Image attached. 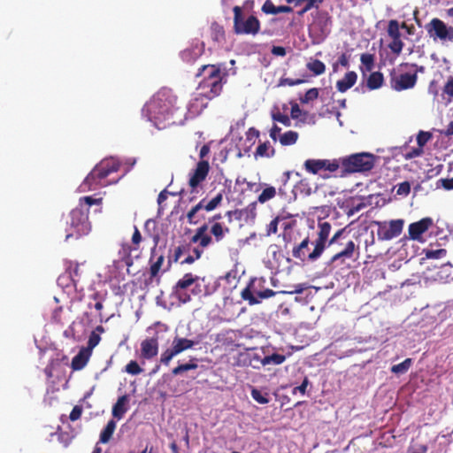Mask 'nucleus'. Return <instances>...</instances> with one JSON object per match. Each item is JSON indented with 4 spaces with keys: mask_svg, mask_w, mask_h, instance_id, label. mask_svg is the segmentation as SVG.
Here are the masks:
<instances>
[{
    "mask_svg": "<svg viewBox=\"0 0 453 453\" xmlns=\"http://www.w3.org/2000/svg\"><path fill=\"white\" fill-rule=\"evenodd\" d=\"M321 2H322V0H308L307 2H305L303 4L304 6L300 11L297 12V14L299 16H303L304 13H306L312 8H314V7L318 8L319 5L317 4L321 3Z\"/></svg>",
    "mask_w": 453,
    "mask_h": 453,
    "instance_id": "5fc2aeb1",
    "label": "nucleus"
},
{
    "mask_svg": "<svg viewBox=\"0 0 453 453\" xmlns=\"http://www.w3.org/2000/svg\"><path fill=\"white\" fill-rule=\"evenodd\" d=\"M165 262V256L160 254L157 256L155 250L153 249L151 251V257L150 258V279L152 280L154 278L157 277L161 267Z\"/></svg>",
    "mask_w": 453,
    "mask_h": 453,
    "instance_id": "5701e85b",
    "label": "nucleus"
},
{
    "mask_svg": "<svg viewBox=\"0 0 453 453\" xmlns=\"http://www.w3.org/2000/svg\"><path fill=\"white\" fill-rule=\"evenodd\" d=\"M204 46L203 43L199 44L196 42L189 48L185 49L180 52L181 59L188 64H192L196 61L203 53Z\"/></svg>",
    "mask_w": 453,
    "mask_h": 453,
    "instance_id": "aec40b11",
    "label": "nucleus"
},
{
    "mask_svg": "<svg viewBox=\"0 0 453 453\" xmlns=\"http://www.w3.org/2000/svg\"><path fill=\"white\" fill-rule=\"evenodd\" d=\"M285 360H286V356L281 355V354H278V353H273L272 355L265 356V357H263V362L265 364V366L267 365H271V364H273V365H280Z\"/></svg>",
    "mask_w": 453,
    "mask_h": 453,
    "instance_id": "a19ab883",
    "label": "nucleus"
},
{
    "mask_svg": "<svg viewBox=\"0 0 453 453\" xmlns=\"http://www.w3.org/2000/svg\"><path fill=\"white\" fill-rule=\"evenodd\" d=\"M304 82V80L302 79H290V78H281L279 81V86H296L300 85Z\"/></svg>",
    "mask_w": 453,
    "mask_h": 453,
    "instance_id": "13d9d810",
    "label": "nucleus"
},
{
    "mask_svg": "<svg viewBox=\"0 0 453 453\" xmlns=\"http://www.w3.org/2000/svg\"><path fill=\"white\" fill-rule=\"evenodd\" d=\"M389 49L392 52L395 54H400L403 48V42L401 38L392 39V42L388 45Z\"/></svg>",
    "mask_w": 453,
    "mask_h": 453,
    "instance_id": "4d7b16f0",
    "label": "nucleus"
},
{
    "mask_svg": "<svg viewBox=\"0 0 453 453\" xmlns=\"http://www.w3.org/2000/svg\"><path fill=\"white\" fill-rule=\"evenodd\" d=\"M66 272L69 273V277L74 286H76L77 281L80 278V267L79 264L69 262L68 267L66 268Z\"/></svg>",
    "mask_w": 453,
    "mask_h": 453,
    "instance_id": "ea45409f",
    "label": "nucleus"
},
{
    "mask_svg": "<svg viewBox=\"0 0 453 453\" xmlns=\"http://www.w3.org/2000/svg\"><path fill=\"white\" fill-rule=\"evenodd\" d=\"M210 165L208 161L201 160L197 163L191 177L188 180V185L191 188V193L196 192L199 184L203 181L208 175Z\"/></svg>",
    "mask_w": 453,
    "mask_h": 453,
    "instance_id": "f3484780",
    "label": "nucleus"
},
{
    "mask_svg": "<svg viewBox=\"0 0 453 453\" xmlns=\"http://www.w3.org/2000/svg\"><path fill=\"white\" fill-rule=\"evenodd\" d=\"M425 28L434 41L453 42V27H448L442 20L434 18L425 26Z\"/></svg>",
    "mask_w": 453,
    "mask_h": 453,
    "instance_id": "9d476101",
    "label": "nucleus"
},
{
    "mask_svg": "<svg viewBox=\"0 0 453 453\" xmlns=\"http://www.w3.org/2000/svg\"><path fill=\"white\" fill-rule=\"evenodd\" d=\"M101 341V336L99 334H97L96 331H92L89 334L88 341L87 343V347H84L85 349H88L90 352H92L93 349L96 348Z\"/></svg>",
    "mask_w": 453,
    "mask_h": 453,
    "instance_id": "49530a36",
    "label": "nucleus"
},
{
    "mask_svg": "<svg viewBox=\"0 0 453 453\" xmlns=\"http://www.w3.org/2000/svg\"><path fill=\"white\" fill-rule=\"evenodd\" d=\"M188 371H189L188 363L180 364L172 370V374L177 376Z\"/></svg>",
    "mask_w": 453,
    "mask_h": 453,
    "instance_id": "69168bd1",
    "label": "nucleus"
},
{
    "mask_svg": "<svg viewBox=\"0 0 453 453\" xmlns=\"http://www.w3.org/2000/svg\"><path fill=\"white\" fill-rule=\"evenodd\" d=\"M257 201L250 203L247 207L242 209H236L234 211H229L226 215L230 219L233 218L239 221H243L248 224L252 222L257 216Z\"/></svg>",
    "mask_w": 453,
    "mask_h": 453,
    "instance_id": "2eb2a0df",
    "label": "nucleus"
},
{
    "mask_svg": "<svg viewBox=\"0 0 453 453\" xmlns=\"http://www.w3.org/2000/svg\"><path fill=\"white\" fill-rule=\"evenodd\" d=\"M304 167L307 172L316 174L324 170L325 161L323 159H307L304 162Z\"/></svg>",
    "mask_w": 453,
    "mask_h": 453,
    "instance_id": "c756f323",
    "label": "nucleus"
},
{
    "mask_svg": "<svg viewBox=\"0 0 453 453\" xmlns=\"http://www.w3.org/2000/svg\"><path fill=\"white\" fill-rule=\"evenodd\" d=\"M418 81L417 73H404L396 74L395 70L390 73V86L395 91L412 88Z\"/></svg>",
    "mask_w": 453,
    "mask_h": 453,
    "instance_id": "9b49d317",
    "label": "nucleus"
},
{
    "mask_svg": "<svg viewBox=\"0 0 453 453\" xmlns=\"http://www.w3.org/2000/svg\"><path fill=\"white\" fill-rule=\"evenodd\" d=\"M177 355L178 354L176 353V351L171 346L170 348L166 349L165 351L162 352L160 356V363L167 366L169 365L171 360Z\"/></svg>",
    "mask_w": 453,
    "mask_h": 453,
    "instance_id": "37998d69",
    "label": "nucleus"
},
{
    "mask_svg": "<svg viewBox=\"0 0 453 453\" xmlns=\"http://www.w3.org/2000/svg\"><path fill=\"white\" fill-rule=\"evenodd\" d=\"M443 95L447 96V100L451 102L453 99V75L449 76L442 88Z\"/></svg>",
    "mask_w": 453,
    "mask_h": 453,
    "instance_id": "09e8293b",
    "label": "nucleus"
},
{
    "mask_svg": "<svg viewBox=\"0 0 453 453\" xmlns=\"http://www.w3.org/2000/svg\"><path fill=\"white\" fill-rule=\"evenodd\" d=\"M332 188V185L327 182L313 185L307 180H301L293 185L288 180H285L282 186L279 188V195L289 197L290 194H292L294 198H304L313 194L315 198H321L326 196H334L337 190H333Z\"/></svg>",
    "mask_w": 453,
    "mask_h": 453,
    "instance_id": "20e7f679",
    "label": "nucleus"
},
{
    "mask_svg": "<svg viewBox=\"0 0 453 453\" xmlns=\"http://www.w3.org/2000/svg\"><path fill=\"white\" fill-rule=\"evenodd\" d=\"M190 250H191L190 243L185 242V243H181L179 246H177L173 250V254L168 257V265H167L166 269L164 270V272H166L167 270L170 269L173 262H174V263L178 262L183 255L188 254L190 252Z\"/></svg>",
    "mask_w": 453,
    "mask_h": 453,
    "instance_id": "a878e982",
    "label": "nucleus"
},
{
    "mask_svg": "<svg viewBox=\"0 0 453 453\" xmlns=\"http://www.w3.org/2000/svg\"><path fill=\"white\" fill-rule=\"evenodd\" d=\"M198 279V276L193 275L191 273H185L173 287V294L182 303L189 302L191 300L190 295L184 290L193 285Z\"/></svg>",
    "mask_w": 453,
    "mask_h": 453,
    "instance_id": "ddd939ff",
    "label": "nucleus"
},
{
    "mask_svg": "<svg viewBox=\"0 0 453 453\" xmlns=\"http://www.w3.org/2000/svg\"><path fill=\"white\" fill-rule=\"evenodd\" d=\"M388 34L392 39L401 38V33L399 31V24L397 20L392 19L388 22Z\"/></svg>",
    "mask_w": 453,
    "mask_h": 453,
    "instance_id": "c03bdc74",
    "label": "nucleus"
},
{
    "mask_svg": "<svg viewBox=\"0 0 453 453\" xmlns=\"http://www.w3.org/2000/svg\"><path fill=\"white\" fill-rule=\"evenodd\" d=\"M142 369L135 360H131L126 366L125 372L131 375H138L142 372Z\"/></svg>",
    "mask_w": 453,
    "mask_h": 453,
    "instance_id": "8fccbe9b",
    "label": "nucleus"
},
{
    "mask_svg": "<svg viewBox=\"0 0 453 453\" xmlns=\"http://www.w3.org/2000/svg\"><path fill=\"white\" fill-rule=\"evenodd\" d=\"M196 76L203 77L198 84V89L201 92L190 102V109L198 107L200 101L203 98L214 99L221 94L223 89L220 65H203L198 69Z\"/></svg>",
    "mask_w": 453,
    "mask_h": 453,
    "instance_id": "f03ea898",
    "label": "nucleus"
},
{
    "mask_svg": "<svg viewBox=\"0 0 453 453\" xmlns=\"http://www.w3.org/2000/svg\"><path fill=\"white\" fill-rule=\"evenodd\" d=\"M237 364L243 366H250L254 369H259L261 366H265L263 357L255 352L241 353L238 357Z\"/></svg>",
    "mask_w": 453,
    "mask_h": 453,
    "instance_id": "6ab92c4d",
    "label": "nucleus"
},
{
    "mask_svg": "<svg viewBox=\"0 0 453 453\" xmlns=\"http://www.w3.org/2000/svg\"><path fill=\"white\" fill-rule=\"evenodd\" d=\"M251 396L257 403H258L260 404H265V403H269L268 395L262 394L261 391H259L257 388H252Z\"/></svg>",
    "mask_w": 453,
    "mask_h": 453,
    "instance_id": "603ef678",
    "label": "nucleus"
},
{
    "mask_svg": "<svg viewBox=\"0 0 453 453\" xmlns=\"http://www.w3.org/2000/svg\"><path fill=\"white\" fill-rule=\"evenodd\" d=\"M298 137L299 134L297 132L289 130L281 134L279 140L282 146H289L295 144Z\"/></svg>",
    "mask_w": 453,
    "mask_h": 453,
    "instance_id": "473e14b6",
    "label": "nucleus"
},
{
    "mask_svg": "<svg viewBox=\"0 0 453 453\" xmlns=\"http://www.w3.org/2000/svg\"><path fill=\"white\" fill-rule=\"evenodd\" d=\"M159 349L158 336L147 337L141 342L140 357L151 360L157 356Z\"/></svg>",
    "mask_w": 453,
    "mask_h": 453,
    "instance_id": "dca6fc26",
    "label": "nucleus"
},
{
    "mask_svg": "<svg viewBox=\"0 0 453 453\" xmlns=\"http://www.w3.org/2000/svg\"><path fill=\"white\" fill-rule=\"evenodd\" d=\"M278 223H279V218H275L273 219L269 225L267 226V235H271L272 234H276L278 230Z\"/></svg>",
    "mask_w": 453,
    "mask_h": 453,
    "instance_id": "774afa93",
    "label": "nucleus"
},
{
    "mask_svg": "<svg viewBox=\"0 0 453 453\" xmlns=\"http://www.w3.org/2000/svg\"><path fill=\"white\" fill-rule=\"evenodd\" d=\"M423 152H424L423 149L418 146L417 148H413L410 151H408L404 155V158L407 160L412 159V158L420 157L423 154Z\"/></svg>",
    "mask_w": 453,
    "mask_h": 453,
    "instance_id": "bf43d9fd",
    "label": "nucleus"
},
{
    "mask_svg": "<svg viewBox=\"0 0 453 453\" xmlns=\"http://www.w3.org/2000/svg\"><path fill=\"white\" fill-rule=\"evenodd\" d=\"M211 39L217 42L225 41V29L223 26L217 22H213L210 27Z\"/></svg>",
    "mask_w": 453,
    "mask_h": 453,
    "instance_id": "7c9ffc66",
    "label": "nucleus"
},
{
    "mask_svg": "<svg viewBox=\"0 0 453 453\" xmlns=\"http://www.w3.org/2000/svg\"><path fill=\"white\" fill-rule=\"evenodd\" d=\"M116 424L113 420H110L106 426L104 428V430L100 434V441L102 443H106L111 439V435L113 434V432L115 430Z\"/></svg>",
    "mask_w": 453,
    "mask_h": 453,
    "instance_id": "e433bc0d",
    "label": "nucleus"
},
{
    "mask_svg": "<svg viewBox=\"0 0 453 453\" xmlns=\"http://www.w3.org/2000/svg\"><path fill=\"white\" fill-rule=\"evenodd\" d=\"M92 352L82 347L78 352V354L73 357L71 368L73 371H80L83 369L89 361Z\"/></svg>",
    "mask_w": 453,
    "mask_h": 453,
    "instance_id": "4be33fe9",
    "label": "nucleus"
},
{
    "mask_svg": "<svg viewBox=\"0 0 453 453\" xmlns=\"http://www.w3.org/2000/svg\"><path fill=\"white\" fill-rule=\"evenodd\" d=\"M274 149L270 147V142L267 141L257 146L255 152V157H270L274 155Z\"/></svg>",
    "mask_w": 453,
    "mask_h": 453,
    "instance_id": "f704fd0d",
    "label": "nucleus"
},
{
    "mask_svg": "<svg viewBox=\"0 0 453 453\" xmlns=\"http://www.w3.org/2000/svg\"><path fill=\"white\" fill-rule=\"evenodd\" d=\"M233 31L235 35H256L260 31V21L254 15L245 17L242 7L234 6Z\"/></svg>",
    "mask_w": 453,
    "mask_h": 453,
    "instance_id": "423d86ee",
    "label": "nucleus"
},
{
    "mask_svg": "<svg viewBox=\"0 0 453 453\" xmlns=\"http://www.w3.org/2000/svg\"><path fill=\"white\" fill-rule=\"evenodd\" d=\"M328 247H334L335 253L329 261V265H347L348 261L356 262L359 258L360 250L356 242L349 239L345 228L339 229L328 241Z\"/></svg>",
    "mask_w": 453,
    "mask_h": 453,
    "instance_id": "7ed1b4c3",
    "label": "nucleus"
},
{
    "mask_svg": "<svg viewBox=\"0 0 453 453\" xmlns=\"http://www.w3.org/2000/svg\"><path fill=\"white\" fill-rule=\"evenodd\" d=\"M342 172L361 173L367 172L374 166V156L371 153H357L343 157L341 160Z\"/></svg>",
    "mask_w": 453,
    "mask_h": 453,
    "instance_id": "0eeeda50",
    "label": "nucleus"
},
{
    "mask_svg": "<svg viewBox=\"0 0 453 453\" xmlns=\"http://www.w3.org/2000/svg\"><path fill=\"white\" fill-rule=\"evenodd\" d=\"M180 106L176 96L170 90H160L143 106L142 115L158 129L165 128L168 125L175 124L174 116Z\"/></svg>",
    "mask_w": 453,
    "mask_h": 453,
    "instance_id": "f257e3e1",
    "label": "nucleus"
},
{
    "mask_svg": "<svg viewBox=\"0 0 453 453\" xmlns=\"http://www.w3.org/2000/svg\"><path fill=\"white\" fill-rule=\"evenodd\" d=\"M310 242L309 237L304 238L301 243L296 247H294L292 250V255L296 258H299L301 260H304L305 258V252L304 250L308 249Z\"/></svg>",
    "mask_w": 453,
    "mask_h": 453,
    "instance_id": "72a5a7b5",
    "label": "nucleus"
},
{
    "mask_svg": "<svg viewBox=\"0 0 453 453\" xmlns=\"http://www.w3.org/2000/svg\"><path fill=\"white\" fill-rule=\"evenodd\" d=\"M432 225L433 220L431 218H424L419 221L410 224L408 229L410 238L414 241H419L422 234L426 232Z\"/></svg>",
    "mask_w": 453,
    "mask_h": 453,
    "instance_id": "a211bd4d",
    "label": "nucleus"
},
{
    "mask_svg": "<svg viewBox=\"0 0 453 453\" xmlns=\"http://www.w3.org/2000/svg\"><path fill=\"white\" fill-rule=\"evenodd\" d=\"M316 22L321 25V32L323 34L328 33V25L331 23V17L327 12H321L317 17Z\"/></svg>",
    "mask_w": 453,
    "mask_h": 453,
    "instance_id": "79ce46f5",
    "label": "nucleus"
},
{
    "mask_svg": "<svg viewBox=\"0 0 453 453\" xmlns=\"http://www.w3.org/2000/svg\"><path fill=\"white\" fill-rule=\"evenodd\" d=\"M128 403L129 397L127 395L119 396L112 407V416L121 419L128 410Z\"/></svg>",
    "mask_w": 453,
    "mask_h": 453,
    "instance_id": "b1692460",
    "label": "nucleus"
},
{
    "mask_svg": "<svg viewBox=\"0 0 453 453\" xmlns=\"http://www.w3.org/2000/svg\"><path fill=\"white\" fill-rule=\"evenodd\" d=\"M276 195V189L274 187L265 188L257 198H273Z\"/></svg>",
    "mask_w": 453,
    "mask_h": 453,
    "instance_id": "680f3d73",
    "label": "nucleus"
},
{
    "mask_svg": "<svg viewBox=\"0 0 453 453\" xmlns=\"http://www.w3.org/2000/svg\"><path fill=\"white\" fill-rule=\"evenodd\" d=\"M378 225L377 235L380 240H391L397 237L403 231V220L395 219L389 222H376Z\"/></svg>",
    "mask_w": 453,
    "mask_h": 453,
    "instance_id": "f8f14e48",
    "label": "nucleus"
},
{
    "mask_svg": "<svg viewBox=\"0 0 453 453\" xmlns=\"http://www.w3.org/2000/svg\"><path fill=\"white\" fill-rule=\"evenodd\" d=\"M196 342L188 338L175 336L172 342V347L179 355L181 352L190 349L195 346Z\"/></svg>",
    "mask_w": 453,
    "mask_h": 453,
    "instance_id": "bb28decb",
    "label": "nucleus"
},
{
    "mask_svg": "<svg viewBox=\"0 0 453 453\" xmlns=\"http://www.w3.org/2000/svg\"><path fill=\"white\" fill-rule=\"evenodd\" d=\"M236 186H245V190H250V192L257 193L260 191L261 185L258 183H250V182H242V184L237 183ZM237 187H235L236 188Z\"/></svg>",
    "mask_w": 453,
    "mask_h": 453,
    "instance_id": "052dcab7",
    "label": "nucleus"
},
{
    "mask_svg": "<svg viewBox=\"0 0 453 453\" xmlns=\"http://www.w3.org/2000/svg\"><path fill=\"white\" fill-rule=\"evenodd\" d=\"M102 200H81L79 207L71 211V225L77 228V232H84L87 229L88 210L91 205L100 204Z\"/></svg>",
    "mask_w": 453,
    "mask_h": 453,
    "instance_id": "1a4fd4ad",
    "label": "nucleus"
},
{
    "mask_svg": "<svg viewBox=\"0 0 453 453\" xmlns=\"http://www.w3.org/2000/svg\"><path fill=\"white\" fill-rule=\"evenodd\" d=\"M411 183L409 181H403L395 185L393 189H395V195L407 196L411 192Z\"/></svg>",
    "mask_w": 453,
    "mask_h": 453,
    "instance_id": "a18cd8bd",
    "label": "nucleus"
},
{
    "mask_svg": "<svg viewBox=\"0 0 453 453\" xmlns=\"http://www.w3.org/2000/svg\"><path fill=\"white\" fill-rule=\"evenodd\" d=\"M208 226L206 224H203L200 227H198L196 231V234L191 237L190 239V244L192 243H199V245L202 248H205L209 246L212 239L211 237L207 234Z\"/></svg>",
    "mask_w": 453,
    "mask_h": 453,
    "instance_id": "412c9836",
    "label": "nucleus"
},
{
    "mask_svg": "<svg viewBox=\"0 0 453 453\" xmlns=\"http://www.w3.org/2000/svg\"><path fill=\"white\" fill-rule=\"evenodd\" d=\"M261 282V280L257 281L256 279H253L241 292L242 298L248 301L250 305L258 304L263 299L273 297L277 294L276 291L270 288L262 290Z\"/></svg>",
    "mask_w": 453,
    "mask_h": 453,
    "instance_id": "6e6552de",
    "label": "nucleus"
},
{
    "mask_svg": "<svg viewBox=\"0 0 453 453\" xmlns=\"http://www.w3.org/2000/svg\"><path fill=\"white\" fill-rule=\"evenodd\" d=\"M384 81L383 74L380 72H372L367 79V87L371 90L380 88Z\"/></svg>",
    "mask_w": 453,
    "mask_h": 453,
    "instance_id": "c85d7f7f",
    "label": "nucleus"
},
{
    "mask_svg": "<svg viewBox=\"0 0 453 453\" xmlns=\"http://www.w3.org/2000/svg\"><path fill=\"white\" fill-rule=\"evenodd\" d=\"M319 97V89L316 88H310L306 91L304 96L300 98L302 104H308Z\"/></svg>",
    "mask_w": 453,
    "mask_h": 453,
    "instance_id": "3c124183",
    "label": "nucleus"
},
{
    "mask_svg": "<svg viewBox=\"0 0 453 453\" xmlns=\"http://www.w3.org/2000/svg\"><path fill=\"white\" fill-rule=\"evenodd\" d=\"M291 118L294 119H297L300 118L302 114L304 116L308 115V112H303V111L300 109L299 105L297 104H295L291 106Z\"/></svg>",
    "mask_w": 453,
    "mask_h": 453,
    "instance_id": "e2e57ef3",
    "label": "nucleus"
},
{
    "mask_svg": "<svg viewBox=\"0 0 453 453\" xmlns=\"http://www.w3.org/2000/svg\"><path fill=\"white\" fill-rule=\"evenodd\" d=\"M425 255L428 259H439L444 257L447 255V250L445 249L426 250Z\"/></svg>",
    "mask_w": 453,
    "mask_h": 453,
    "instance_id": "de8ad7c7",
    "label": "nucleus"
},
{
    "mask_svg": "<svg viewBox=\"0 0 453 453\" xmlns=\"http://www.w3.org/2000/svg\"><path fill=\"white\" fill-rule=\"evenodd\" d=\"M412 364L411 358H406L402 363L395 365L391 367V372L395 374H403L407 372Z\"/></svg>",
    "mask_w": 453,
    "mask_h": 453,
    "instance_id": "58836bf2",
    "label": "nucleus"
},
{
    "mask_svg": "<svg viewBox=\"0 0 453 453\" xmlns=\"http://www.w3.org/2000/svg\"><path fill=\"white\" fill-rule=\"evenodd\" d=\"M262 11L266 14L289 13L293 8L289 5L275 6L271 0H266L262 6Z\"/></svg>",
    "mask_w": 453,
    "mask_h": 453,
    "instance_id": "cd10ccee",
    "label": "nucleus"
},
{
    "mask_svg": "<svg viewBox=\"0 0 453 453\" xmlns=\"http://www.w3.org/2000/svg\"><path fill=\"white\" fill-rule=\"evenodd\" d=\"M432 138V134L429 132L419 131L417 135V143L418 146L422 148L427 143V142Z\"/></svg>",
    "mask_w": 453,
    "mask_h": 453,
    "instance_id": "864d4df0",
    "label": "nucleus"
},
{
    "mask_svg": "<svg viewBox=\"0 0 453 453\" xmlns=\"http://www.w3.org/2000/svg\"><path fill=\"white\" fill-rule=\"evenodd\" d=\"M228 232L229 229L227 227H223L220 223H214L211 228V233L217 242L221 241L224 238L225 234Z\"/></svg>",
    "mask_w": 453,
    "mask_h": 453,
    "instance_id": "4c0bfd02",
    "label": "nucleus"
},
{
    "mask_svg": "<svg viewBox=\"0 0 453 453\" xmlns=\"http://www.w3.org/2000/svg\"><path fill=\"white\" fill-rule=\"evenodd\" d=\"M184 193V189L180 188L179 191H168V188L163 189L159 194L157 198H167V196H182Z\"/></svg>",
    "mask_w": 453,
    "mask_h": 453,
    "instance_id": "0e129e2a",
    "label": "nucleus"
},
{
    "mask_svg": "<svg viewBox=\"0 0 453 453\" xmlns=\"http://www.w3.org/2000/svg\"><path fill=\"white\" fill-rule=\"evenodd\" d=\"M306 68L315 76L321 75L326 72V65L319 59H311L306 64Z\"/></svg>",
    "mask_w": 453,
    "mask_h": 453,
    "instance_id": "2f4dec72",
    "label": "nucleus"
},
{
    "mask_svg": "<svg viewBox=\"0 0 453 453\" xmlns=\"http://www.w3.org/2000/svg\"><path fill=\"white\" fill-rule=\"evenodd\" d=\"M374 55L370 53H364L360 57V61L365 70L361 67L363 73L371 72L374 67Z\"/></svg>",
    "mask_w": 453,
    "mask_h": 453,
    "instance_id": "c9c22d12",
    "label": "nucleus"
},
{
    "mask_svg": "<svg viewBox=\"0 0 453 453\" xmlns=\"http://www.w3.org/2000/svg\"><path fill=\"white\" fill-rule=\"evenodd\" d=\"M120 165L119 160L116 157H111L103 159L86 177L80 188L82 191H85L86 189H96L98 187L107 186L111 183L107 180V177L112 173L118 172Z\"/></svg>",
    "mask_w": 453,
    "mask_h": 453,
    "instance_id": "39448f33",
    "label": "nucleus"
},
{
    "mask_svg": "<svg viewBox=\"0 0 453 453\" xmlns=\"http://www.w3.org/2000/svg\"><path fill=\"white\" fill-rule=\"evenodd\" d=\"M357 79V75L355 72H353V71L348 72L344 75L343 79L339 80L336 82V88H337L338 91H340L342 93L346 92L348 89H349L350 88H352L355 85Z\"/></svg>",
    "mask_w": 453,
    "mask_h": 453,
    "instance_id": "393cba45",
    "label": "nucleus"
},
{
    "mask_svg": "<svg viewBox=\"0 0 453 453\" xmlns=\"http://www.w3.org/2000/svg\"><path fill=\"white\" fill-rule=\"evenodd\" d=\"M81 414H82V408L79 405H76L73 408V410L70 413L69 418L72 421H76L81 418Z\"/></svg>",
    "mask_w": 453,
    "mask_h": 453,
    "instance_id": "338daca9",
    "label": "nucleus"
},
{
    "mask_svg": "<svg viewBox=\"0 0 453 453\" xmlns=\"http://www.w3.org/2000/svg\"><path fill=\"white\" fill-rule=\"evenodd\" d=\"M272 118L274 121L280 122L285 127H289L291 125V120L288 115L282 114L280 111L276 113H273Z\"/></svg>",
    "mask_w": 453,
    "mask_h": 453,
    "instance_id": "6e6d98bb",
    "label": "nucleus"
},
{
    "mask_svg": "<svg viewBox=\"0 0 453 453\" xmlns=\"http://www.w3.org/2000/svg\"><path fill=\"white\" fill-rule=\"evenodd\" d=\"M331 231V224L329 222L319 223L318 239L315 242V247L311 253L308 255V259L314 261L323 253L328 236Z\"/></svg>",
    "mask_w": 453,
    "mask_h": 453,
    "instance_id": "4468645a",
    "label": "nucleus"
}]
</instances>
